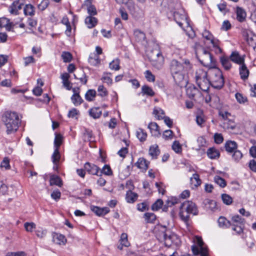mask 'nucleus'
I'll list each match as a JSON object with an SVG mask.
<instances>
[{
    "label": "nucleus",
    "mask_w": 256,
    "mask_h": 256,
    "mask_svg": "<svg viewBox=\"0 0 256 256\" xmlns=\"http://www.w3.org/2000/svg\"><path fill=\"white\" fill-rule=\"evenodd\" d=\"M126 187L130 190L126 194V200L128 203H134L137 200L138 196L136 193L132 192L131 190L134 188L132 182L130 181L127 182Z\"/></svg>",
    "instance_id": "9d476101"
},
{
    "label": "nucleus",
    "mask_w": 256,
    "mask_h": 256,
    "mask_svg": "<svg viewBox=\"0 0 256 256\" xmlns=\"http://www.w3.org/2000/svg\"><path fill=\"white\" fill-rule=\"evenodd\" d=\"M109 67L111 70H118L120 68V60L118 58L113 60L110 63Z\"/></svg>",
    "instance_id": "49530a36"
},
{
    "label": "nucleus",
    "mask_w": 256,
    "mask_h": 256,
    "mask_svg": "<svg viewBox=\"0 0 256 256\" xmlns=\"http://www.w3.org/2000/svg\"><path fill=\"white\" fill-rule=\"evenodd\" d=\"M224 147L228 152L232 153L236 150L238 145L234 141L228 140L225 143Z\"/></svg>",
    "instance_id": "4be33fe9"
},
{
    "label": "nucleus",
    "mask_w": 256,
    "mask_h": 256,
    "mask_svg": "<svg viewBox=\"0 0 256 256\" xmlns=\"http://www.w3.org/2000/svg\"><path fill=\"white\" fill-rule=\"evenodd\" d=\"M78 90H76V88H73L72 91L74 94L71 97L72 101L76 106L80 105L83 102V100L78 92Z\"/></svg>",
    "instance_id": "6ab92c4d"
},
{
    "label": "nucleus",
    "mask_w": 256,
    "mask_h": 256,
    "mask_svg": "<svg viewBox=\"0 0 256 256\" xmlns=\"http://www.w3.org/2000/svg\"><path fill=\"white\" fill-rule=\"evenodd\" d=\"M148 58L152 64L156 68L160 69L164 62V58L160 50L156 48L152 50L148 54Z\"/></svg>",
    "instance_id": "0eeeda50"
},
{
    "label": "nucleus",
    "mask_w": 256,
    "mask_h": 256,
    "mask_svg": "<svg viewBox=\"0 0 256 256\" xmlns=\"http://www.w3.org/2000/svg\"><path fill=\"white\" fill-rule=\"evenodd\" d=\"M208 71L206 72L202 69L199 68L196 72L195 74L196 82H198L202 80H204V78L208 77Z\"/></svg>",
    "instance_id": "5701e85b"
},
{
    "label": "nucleus",
    "mask_w": 256,
    "mask_h": 256,
    "mask_svg": "<svg viewBox=\"0 0 256 256\" xmlns=\"http://www.w3.org/2000/svg\"><path fill=\"white\" fill-rule=\"evenodd\" d=\"M62 136L60 134H56L54 140V146L55 148L59 149L62 143Z\"/></svg>",
    "instance_id": "de8ad7c7"
},
{
    "label": "nucleus",
    "mask_w": 256,
    "mask_h": 256,
    "mask_svg": "<svg viewBox=\"0 0 256 256\" xmlns=\"http://www.w3.org/2000/svg\"><path fill=\"white\" fill-rule=\"evenodd\" d=\"M217 6L219 10L224 14L229 12V10L226 8V2L219 4L217 5Z\"/></svg>",
    "instance_id": "bf43d9fd"
},
{
    "label": "nucleus",
    "mask_w": 256,
    "mask_h": 256,
    "mask_svg": "<svg viewBox=\"0 0 256 256\" xmlns=\"http://www.w3.org/2000/svg\"><path fill=\"white\" fill-rule=\"evenodd\" d=\"M144 76L146 79V80L150 82H154L155 80V76H154L152 73V72L149 70H147L144 72Z\"/></svg>",
    "instance_id": "052dcab7"
},
{
    "label": "nucleus",
    "mask_w": 256,
    "mask_h": 256,
    "mask_svg": "<svg viewBox=\"0 0 256 256\" xmlns=\"http://www.w3.org/2000/svg\"><path fill=\"white\" fill-rule=\"evenodd\" d=\"M0 166L2 168H4L5 170H9L10 168V160L8 158H4L1 162Z\"/></svg>",
    "instance_id": "69168bd1"
},
{
    "label": "nucleus",
    "mask_w": 256,
    "mask_h": 256,
    "mask_svg": "<svg viewBox=\"0 0 256 256\" xmlns=\"http://www.w3.org/2000/svg\"><path fill=\"white\" fill-rule=\"evenodd\" d=\"M98 95L104 97L108 95V92L106 88L102 85L99 86L98 88Z\"/></svg>",
    "instance_id": "680f3d73"
},
{
    "label": "nucleus",
    "mask_w": 256,
    "mask_h": 256,
    "mask_svg": "<svg viewBox=\"0 0 256 256\" xmlns=\"http://www.w3.org/2000/svg\"><path fill=\"white\" fill-rule=\"evenodd\" d=\"M89 114L94 118H98L102 114V111L100 108H93L89 110Z\"/></svg>",
    "instance_id": "f704fd0d"
},
{
    "label": "nucleus",
    "mask_w": 256,
    "mask_h": 256,
    "mask_svg": "<svg viewBox=\"0 0 256 256\" xmlns=\"http://www.w3.org/2000/svg\"><path fill=\"white\" fill-rule=\"evenodd\" d=\"M190 182L195 187H198L201 184V180L198 174H193L192 176L190 178Z\"/></svg>",
    "instance_id": "c03bdc74"
},
{
    "label": "nucleus",
    "mask_w": 256,
    "mask_h": 256,
    "mask_svg": "<svg viewBox=\"0 0 256 256\" xmlns=\"http://www.w3.org/2000/svg\"><path fill=\"white\" fill-rule=\"evenodd\" d=\"M195 52L197 58L204 66L208 67L210 68L214 67L215 60L208 51L204 48H200L196 49Z\"/></svg>",
    "instance_id": "423d86ee"
},
{
    "label": "nucleus",
    "mask_w": 256,
    "mask_h": 256,
    "mask_svg": "<svg viewBox=\"0 0 256 256\" xmlns=\"http://www.w3.org/2000/svg\"><path fill=\"white\" fill-rule=\"evenodd\" d=\"M60 154L59 152V149L55 148L52 156V159L54 164L55 165L57 164L60 161Z\"/></svg>",
    "instance_id": "79ce46f5"
},
{
    "label": "nucleus",
    "mask_w": 256,
    "mask_h": 256,
    "mask_svg": "<svg viewBox=\"0 0 256 256\" xmlns=\"http://www.w3.org/2000/svg\"><path fill=\"white\" fill-rule=\"evenodd\" d=\"M62 58L64 62H69L72 59V55L69 52H63L62 54Z\"/></svg>",
    "instance_id": "8fccbe9b"
},
{
    "label": "nucleus",
    "mask_w": 256,
    "mask_h": 256,
    "mask_svg": "<svg viewBox=\"0 0 256 256\" xmlns=\"http://www.w3.org/2000/svg\"><path fill=\"white\" fill-rule=\"evenodd\" d=\"M160 154V150L158 146L155 144L150 147L148 154L153 159H156Z\"/></svg>",
    "instance_id": "aec40b11"
},
{
    "label": "nucleus",
    "mask_w": 256,
    "mask_h": 256,
    "mask_svg": "<svg viewBox=\"0 0 256 256\" xmlns=\"http://www.w3.org/2000/svg\"><path fill=\"white\" fill-rule=\"evenodd\" d=\"M197 215L198 210L196 204L192 201H186L180 207L179 215L182 221L188 224L190 219V214Z\"/></svg>",
    "instance_id": "20e7f679"
},
{
    "label": "nucleus",
    "mask_w": 256,
    "mask_h": 256,
    "mask_svg": "<svg viewBox=\"0 0 256 256\" xmlns=\"http://www.w3.org/2000/svg\"><path fill=\"white\" fill-rule=\"evenodd\" d=\"M88 62L94 66H96L100 64V60L98 56L96 54H91L88 58Z\"/></svg>",
    "instance_id": "2f4dec72"
},
{
    "label": "nucleus",
    "mask_w": 256,
    "mask_h": 256,
    "mask_svg": "<svg viewBox=\"0 0 256 256\" xmlns=\"http://www.w3.org/2000/svg\"><path fill=\"white\" fill-rule=\"evenodd\" d=\"M244 36L246 37V40L248 44L250 46L255 48L256 46V36H250L247 32H246V34L244 33Z\"/></svg>",
    "instance_id": "cd10ccee"
},
{
    "label": "nucleus",
    "mask_w": 256,
    "mask_h": 256,
    "mask_svg": "<svg viewBox=\"0 0 256 256\" xmlns=\"http://www.w3.org/2000/svg\"><path fill=\"white\" fill-rule=\"evenodd\" d=\"M127 6L130 12L132 14L138 13L139 8L136 6L133 0H126L124 3Z\"/></svg>",
    "instance_id": "dca6fc26"
},
{
    "label": "nucleus",
    "mask_w": 256,
    "mask_h": 256,
    "mask_svg": "<svg viewBox=\"0 0 256 256\" xmlns=\"http://www.w3.org/2000/svg\"><path fill=\"white\" fill-rule=\"evenodd\" d=\"M142 92L144 95L152 96L154 95V92L150 86L144 85L142 87Z\"/></svg>",
    "instance_id": "58836bf2"
},
{
    "label": "nucleus",
    "mask_w": 256,
    "mask_h": 256,
    "mask_svg": "<svg viewBox=\"0 0 256 256\" xmlns=\"http://www.w3.org/2000/svg\"><path fill=\"white\" fill-rule=\"evenodd\" d=\"M218 226L220 228H226L231 226V224L229 220L224 216H220L218 220Z\"/></svg>",
    "instance_id": "473e14b6"
},
{
    "label": "nucleus",
    "mask_w": 256,
    "mask_h": 256,
    "mask_svg": "<svg viewBox=\"0 0 256 256\" xmlns=\"http://www.w3.org/2000/svg\"><path fill=\"white\" fill-rule=\"evenodd\" d=\"M232 220L233 222L238 223V224H244V219L238 214L233 216L232 218Z\"/></svg>",
    "instance_id": "338daca9"
},
{
    "label": "nucleus",
    "mask_w": 256,
    "mask_h": 256,
    "mask_svg": "<svg viewBox=\"0 0 256 256\" xmlns=\"http://www.w3.org/2000/svg\"><path fill=\"white\" fill-rule=\"evenodd\" d=\"M230 58L231 61L238 64H244V58L240 56L237 52H232L230 56Z\"/></svg>",
    "instance_id": "a211bd4d"
},
{
    "label": "nucleus",
    "mask_w": 256,
    "mask_h": 256,
    "mask_svg": "<svg viewBox=\"0 0 256 256\" xmlns=\"http://www.w3.org/2000/svg\"><path fill=\"white\" fill-rule=\"evenodd\" d=\"M235 12L236 14V20L240 22H244L246 20V10L242 8L237 6Z\"/></svg>",
    "instance_id": "ddd939ff"
},
{
    "label": "nucleus",
    "mask_w": 256,
    "mask_h": 256,
    "mask_svg": "<svg viewBox=\"0 0 256 256\" xmlns=\"http://www.w3.org/2000/svg\"><path fill=\"white\" fill-rule=\"evenodd\" d=\"M70 75L68 73H64L61 75V78L62 80L64 86L68 90H70L71 87L70 86V82L68 80Z\"/></svg>",
    "instance_id": "c9c22d12"
},
{
    "label": "nucleus",
    "mask_w": 256,
    "mask_h": 256,
    "mask_svg": "<svg viewBox=\"0 0 256 256\" xmlns=\"http://www.w3.org/2000/svg\"><path fill=\"white\" fill-rule=\"evenodd\" d=\"M214 142L217 144H220L224 141V138L221 134L216 133L214 136Z\"/></svg>",
    "instance_id": "0e129e2a"
},
{
    "label": "nucleus",
    "mask_w": 256,
    "mask_h": 256,
    "mask_svg": "<svg viewBox=\"0 0 256 256\" xmlns=\"http://www.w3.org/2000/svg\"><path fill=\"white\" fill-rule=\"evenodd\" d=\"M220 62L226 70H229L232 64L230 62V58L224 56H222L220 58Z\"/></svg>",
    "instance_id": "4c0bfd02"
},
{
    "label": "nucleus",
    "mask_w": 256,
    "mask_h": 256,
    "mask_svg": "<svg viewBox=\"0 0 256 256\" xmlns=\"http://www.w3.org/2000/svg\"><path fill=\"white\" fill-rule=\"evenodd\" d=\"M2 121L6 128L8 134L16 132L20 123L18 114L12 112H6L2 116Z\"/></svg>",
    "instance_id": "7ed1b4c3"
},
{
    "label": "nucleus",
    "mask_w": 256,
    "mask_h": 256,
    "mask_svg": "<svg viewBox=\"0 0 256 256\" xmlns=\"http://www.w3.org/2000/svg\"><path fill=\"white\" fill-rule=\"evenodd\" d=\"M210 85L214 88L220 89L224 85V81L222 71L218 68H212L208 70Z\"/></svg>",
    "instance_id": "39448f33"
},
{
    "label": "nucleus",
    "mask_w": 256,
    "mask_h": 256,
    "mask_svg": "<svg viewBox=\"0 0 256 256\" xmlns=\"http://www.w3.org/2000/svg\"><path fill=\"white\" fill-rule=\"evenodd\" d=\"M196 83L200 88L204 92L208 90L210 86V85L209 78L208 77L204 78V80H199L198 82H196Z\"/></svg>",
    "instance_id": "f3484780"
},
{
    "label": "nucleus",
    "mask_w": 256,
    "mask_h": 256,
    "mask_svg": "<svg viewBox=\"0 0 256 256\" xmlns=\"http://www.w3.org/2000/svg\"><path fill=\"white\" fill-rule=\"evenodd\" d=\"M24 12L26 15L32 16L34 14V8L32 4H26L24 8Z\"/></svg>",
    "instance_id": "a19ab883"
},
{
    "label": "nucleus",
    "mask_w": 256,
    "mask_h": 256,
    "mask_svg": "<svg viewBox=\"0 0 256 256\" xmlns=\"http://www.w3.org/2000/svg\"><path fill=\"white\" fill-rule=\"evenodd\" d=\"M134 35L138 41L144 40L146 38L145 34L142 32L138 30H134Z\"/></svg>",
    "instance_id": "6e6d98bb"
},
{
    "label": "nucleus",
    "mask_w": 256,
    "mask_h": 256,
    "mask_svg": "<svg viewBox=\"0 0 256 256\" xmlns=\"http://www.w3.org/2000/svg\"><path fill=\"white\" fill-rule=\"evenodd\" d=\"M153 114L158 120H162L165 116L164 112L160 108H154L153 110Z\"/></svg>",
    "instance_id": "ea45409f"
},
{
    "label": "nucleus",
    "mask_w": 256,
    "mask_h": 256,
    "mask_svg": "<svg viewBox=\"0 0 256 256\" xmlns=\"http://www.w3.org/2000/svg\"><path fill=\"white\" fill-rule=\"evenodd\" d=\"M172 149L176 153L180 154L182 150V146L178 141L176 140L172 144Z\"/></svg>",
    "instance_id": "603ef678"
},
{
    "label": "nucleus",
    "mask_w": 256,
    "mask_h": 256,
    "mask_svg": "<svg viewBox=\"0 0 256 256\" xmlns=\"http://www.w3.org/2000/svg\"><path fill=\"white\" fill-rule=\"evenodd\" d=\"M174 18L176 22L180 27L182 26L183 22L186 21V14L183 10H180L178 12H174Z\"/></svg>",
    "instance_id": "9b49d317"
},
{
    "label": "nucleus",
    "mask_w": 256,
    "mask_h": 256,
    "mask_svg": "<svg viewBox=\"0 0 256 256\" xmlns=\"http://www.w3.org/2000/svg\"><path fill=\"white\" fill-rule=\"evenodd\" d=\"M148 128L152 136H158L160 134L159 126L156 122H150L148 126Z\"/></svg>",
    "instance_id": "393cba45"
},
{
    "label": "nucleus",
    "mask_w": 256,
    "mask_h": 256,
    "mask_svg": "<svg viewBox=\"0 0 256 256\" xmlns=\"http://www.w3.org/2000/svg\"><path fill=\"white\" fill-rule=\"evenodd\" d=\"M100 173H102L107 176H110L112 174V172L110 166L106 164Z\"/></svg>",
    "instance_id": "e2e57ef3"
},
{
    "label": "nucleus",
    "mask_w": 256,
    "mask_h": 256,
    "mask_svg": "<svg viewBox=\"0 0 256 256\" xmlns=\"http://www.w3.org/2000/svg\"><path fill=\"white\" fill-rule=\"evenodd\" d=\"M84 170L90 174L98 176V173L100 170V168L94 164L88 162H86L84 166Z\"/></svg>",
    "instance_id": "f8f14e48"
},
{
    "label": "nucleus",
    "mask_w": 256,
    "mask_h": 256,
    "mask_svg": "<svg viewBox=\"0 0 256 256\" xmlns=\"http://www.w3.org/2000/svg\"><path fill=\"white\" fill-rule=\"evenodd\" d=\"M235 97L237 100V101L240 103H244L247 101V98L246 97L244 96L242 94L240 93H236L235 94Z\"/></svg>",
    "instance_id": "774afa93"
},
{
    "label": "nucleus",
    "mask_w": 256,
    "mask_h": 256,
    "mask_svg": "<svg viewBox=\"0 0 256 256\" xmlns=\"http://www.w3.org/2000/svg\"><path fill=\"white\" fill-rule=\"evenodd\" d=\"M85 5L87 6V12L89 16H92L97 14V11L96 7L92 4V0H86L85 1Z\"/></svg>",
    "instance_id": "412c9836"
},
{
    "label": "nucleus",
    "mask_w": 256,
    "mask_h": 256,
    "mask_svg": "<svg viewBox=\"0 0 256 256\" xmlns=\"http://www.w3.org/2000/svg\"><path fill=\"white\" fill-rule=\"evenodd\" d=\"M163 205V201L161 199H158L152 206V210H158L160 209Z\"/></svg>",
    "instance_id": "5fc2aeb1"
},
{
    "label": "nucleus",
    "mask_w": 256,
    "mask_h": 256,
    "mask_svg": "<svg viewBox=\"0 0 256 256\" xmlns=\"http://www.w3.org/2000/svg\"><path fill=\"white\" fill-rule=\"evenodd\" d=\"M23 5L24 4L20 2V0L14 2L9 8L10 13L13 14H18V10H22Z\"/></svg>",
    "instance_id": "2eb2a0df"
},
{
    "label": "nucleus",
    "mask_w": 256,
    "mask_h": 256,
    "mask_svg": "<svg viewBox=\"0 0 256 256\" xmlns=\"http://www.w3.org/2000/svg\"><path fill=\"white\" fill-rule=\"evenodd\" d=\"M96 96V91L94 90H89L87 91L85 94V98L88 102H91L94 100V98Z\"/></svg>",
    "instance_id": "37998d69"
},
{
    "label": "nucleus",
    "mask_w": 256,
    "mask_h": 256,
    "mask_svg": "<svg viewBox=\"0 0 256 256\" xmlns=\"http://www.w3.org/2000/svg\"><path fill=\"white\" fill-rule=\"evenodd\" d=\"M53 241L58 244H64L66 242L65 236L60 234H54L53 235Z\"/></svg>",
    "instance_id": "b1692460"
},
{
    "label": "nucleus",
    "mask_w": 256,
    "mask_h": 256,
    "mask_svg": "<svg viewBox=\"0 0 256 256\" xmlns=\"http://www.w3.org/2000/svg\"><path fill=\"white\" fill-rule=\"evenodd\" d=\"M207 155L210 159H216L220 157V154L218 150L214 148H210L208 150Z\"/></svg>",
    "instance_id": "a878e982"
},
{
    "label": "nucleus",
    "mask_w": 256,
    "mask_h": 256,
    "mask_svg": "<svg viewBox=\"0 0 256 256\" xmlns=\"http://www.w3.org/2000/svg\"><path fill=\"white\" fill-rule=\"evenodd\" d=\"M145 220L148 223H152L156 220V216L151 212H146L144 214Z\"/></svg>",
    "instance_id": "a18cd8bd"
},
{
    "label": "nucleus",
    "mask_w": 256,
    "mask_h": 256,
    "mask_svg": "<svg viewBox=\"0 0 256 256\" xmlns=\"http://www.w3.org/2000/svg\"><path fill=\"white\" fill-rule=\"evenodd\" d=\"M219 115L222 118L221 126L226 130H234L236 127V123L233 119L230 118L231 114L226 111H220Z\"/></svg>",
    "instance_id": "6e6552de"
},
{
    "label": "nucleus",
    "mask_w": 256,
    "mask_h": 256,
    "mask_svg": "<svg viewBox=\"0 0 256 256\" xmlns=\"http://www.w3.org/2000/svg\"><path fill=\"white\" fill-rule=\"evenodd\" d=\"M120 244L124 246H128L130 244L128 240V236L126 233H122L120 236Z\"/></svg>",
    "instance_id": "3c124183"
},
{
    "label": "nucleus",
    "mask_w": 256,
    "mask_h": 256,
    "mask_svg": "<svg viewBox=\"0 0 256 256\" xmlns=\"http://www.w3.org/2000/svg\"><path fill=\"white\" fill-rule=\"evenodd\" d=\"M241 65L240 68V74L242 80H246L248 76L249 70L244 63Z\"/></svg>",
    "instance_id": "c85d7f7f"
},
{
    "label": "nucleus",
    "mask_w": 256,
    "mask_h": 256,
    "mask_svg": "<svg viewBox=\"0 0 256 256\" xmlns=\"http://www.w3.org/2000/svg\"><path fill=\"white\" fill-rule=\"evenodd\" d=\"M149 162L144 158H140L136 163V166L140 169L146 170L148 166Z\"/></svg>",
    "instance_id": "c756f323"
},
{
    "label": "nucleus",
    "mask_w": 256,
    "mask_h": 256,
    "mask_svg": "<svg viewBox=\"0 0 256 256\" xmlns=\"http://www.w3.org/2000/svg\"><path fill=\"white\" fill-rule=\"evenodd\" d=\"M196 122L198 126H200L201 127H202L204 126L203 124L205 123L206 120L204 118V115L202 114H200L196 116Z\"/></svg>",
    "instance_id": "13d9d810"
},
{
    "label": "nucleus",
    "mask_w": 256,
    "mask_h": 256,
    "mask_svg": "<svg viewBox=\"0 0 256 256\" xmlns=\"http://www.w3.org/2000/svg\"><path fill=\"white\" fill-rule=\"evenodd\" d=\"M50 182L51 186L56 185L60 187L62 185L61 178L58 176L52 175L50 178Z\"/></svg>",
    "instance_id": "72a5a7b5"
},
{
    "label": "nucleus",
    "mask_w": 256,
    "mask_h": 256,
    "mask_svg": "<svg viewBox=\"0 0 256 256\" xmlns=\"http://www.w3.org/2000/svg\"><path fill=\"white\" fill-rule=\"evenodd\" d=\"M98 20L93 16H88L85 19V24L89 28H92L97 24Z\"/></svg>",
    "instance_id": "bb28decb"
},
{
    "label": "nucleus",
    "mask_w": 256,
    "mask_h": 256,
    "mask_svg": "<svg viewBox=\"0 0 256 256\" xmlns=\"http://www.w3.org/2000/svg\"><path fill=\"white\" fill-rule=\"evenodd\" d=\"M202 36L206 40L210 41V43L212 44L216 53L220 54L222 52V50L219 46L220 42L218 40L215 39L209 31L204 30L202 33Z\"/></svg>",
    "instance_id": "1a4fd4ad"
},
{
    "label": "nucleus",
    "mask_w": 256,
    "mask_h": 256,
    "mask_svg": "<svg viewBox=\"0 0 256 256\" xmlns=\"http://www.w3.org/2000/svg\"><path fill=\"white\" fill-rule=\"evenodd\" d=\"M214 181L221 188H224L226 186V180L220 177V176H216L214 177Z\"/></svg>",
    "instance_id": "09e8293b"
},
{
    "label": "nucleus",
    "mask_w": 256,
    "mask_h": 256,
    "mask_svg": "<svg viewBox=\"0 0 256 256\" xmlns=\"http://www.w3.org/2000/svg\"><path fill=\"white\" fill-rule=\"evenodd\" d=\"M136 136L138 138L141 142H144L147 138V134L142 129L138 128L136 132Z\"/></svg>",
    "instance_id": "e433bc0d"
},
{
    "label": "nucleus",
    "mask_w": 256,
    "mask_h": 256,
    "mask_svg": "<svg viewBox=\"0 0 256 256\" xmlns=\"http://www.w3.org/2000/svg\"><path fill=\"white\" fill-rule=\"evenodd\" d=\"M192 68L188 60L182 63L176 60H172L170 64V72L175 82L180 84L184 80L186 74Z\"/></svg>",
    "instance_id": "f257e3e1"
},
{
    "label": "nucleus",
    "mask_w": 256,
    "mask_h": 256,
    "mask_svg": "<svg viewBox=\"0 0 256 256\" xmlns=\"http://www.w3.org/2000/svg\"><path fill=\"white\" fill-rule=\"evenodd\" d=\"M156 236L159 242H164L168 247L173 245L178 246L180 243L179 237L164 226H160L158 228L156 232Z\"/></svg>",
    "instance_id": "f03ea898"
},
{
    "label": "nucleus",
    "mask_w": 256,
    "mask_h": 256,
    "mask_svg": "<svg viewBox=\"0 0 256 256\" xmlns=\"http://www.w3.org/2000/svg\"><path fill=\"white\" fill-rule=\"evenodd\" d=\"M198 90L194 87H188L186 89V94L190 98H194Z\"/></svg>",
    "instance_id": "864d4df0"
},
{
    "label": "nucleus",
    "mask_w": 256,
    "mask_h": 256,
    "mask_svg": "<svg viewBox=\"0 0 256 256\" xmlns=\"http://www.w3.org/2000/svg\"><path fill=\"white\" fill-rule=\"evenodd\" d=\"M222 198L224 203L227 205L231 204L232 202V197L228 194H222Z\"/></svg>",
    "instance_id": "4d7b16f0"
},
{
    "label": "nucleus",
    "mask_w": 256,
    "mask_h": 256,
    "mask_svg": "<svg viewBox=\"0 0 256 256\" xmlns=\"http://www.w3.org/2000/svg\"><path fill=\"white\" fill-rule=\"evenodd\" d=\"M12 26V23L10 22V20L5 18H0V28L5 27L6 30L10 31Z\"/></svg>",
    "instance_id": "7c9ffc66"
},
{
    "label": "nucleus",
    "mask_w": 256,
    "mask_h": 256,
    "mask_svg": "<svg viewBox=\"0 0 256 256\" xmlns=\"http://www.w3.org/2000/svg\"><path fill=\"white\" fill-rule=\"evenodd\" d=\"M90 210L92 211L96 215L98 216H103L110 212V210L107 207L100 208L98 206H90Z\"/></svg>",
    "instance_id": "4468645a"
}]
</instances>
